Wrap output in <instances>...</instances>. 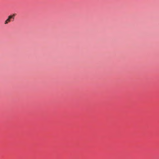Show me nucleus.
<instances>
[{
	"instance_id": "nucleus-1",
	"label": "nucleus",
	"mask_w": 159,
	"mask_h": 159,
	"mask_svg": "<svg viewBox=\"0 0 159 159\" xmlns=\"http://www.w3.org/2000/svg\"><path fill=\"white\" fill-rule=\"evenodd\" d=\"M15 14H14L12 15H10L8 17V18L5 21L4 24H7L9 22L11 21V19H14L15 16Z\"/></svg>"
}]
</instances>
